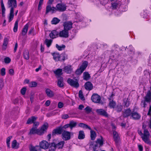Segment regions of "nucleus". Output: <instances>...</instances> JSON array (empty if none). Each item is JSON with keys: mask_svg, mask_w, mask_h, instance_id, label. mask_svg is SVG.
Here are the masks:
<instances>
[{"mask_svg": "<svg viewBox=\"0 0 151 151\" xmlns=\"http://www.w3.org/2000/svg\"><path fill=\"white\" fill-rule=\"evenodd\" d=\"M85 110L86 113L88 114L92 111V108L89 106H87L85 109Z\"/></svg>", "mask_w": 151, "mask_h": 151, "instance_id": "45", "label": "nucleus"}, {"mask_svg": "<svg viewBox=\"0 0 151 151\" xmlns=\"http://www.w3.org/2000/svg\"><path fill=\"white\" fill-rule=\"evenodd\" d=\"M131 110L130 109L125 110L123 112V115L124 117H127L131 115Z\"/></svg>", "mask_w": 151, "mask_h": 151, "instance_id": "20", "label": "nucleus"}, {"mask_svg": "<svg viewBox=\"0 0 151 151\" xmlns=\"http://www.w3.org/2000/svg\"><path fill=\"white\" fill-rule=\"evenodd\" d=\"M28 28V25L27 24L24 26L22 31V34L23 35H25L27 33Z\"/></svg>", "mask_w": 151, "mask_h": 151, "instance_id": "31", "label": "nucleus"}, {"mask_svg": "<svg viewBox=\"0 0 151 151\" xmlns=\"http://www.w3.org/2000/svg\"><path fill=\"white\" fill-rule=\"evenodd\" d=\"M8 3L9 7H11L9 17V22H10L12 20L14 16V8L17 7V1L16 0H8Z\"/></svg>", "mask_w": 151, "mask_h": 151, "instance_id": "2", "label": "nucleus"}, {"mask_svg": "<svg viewBox=\"0 0 151 151\" xmlns=\"http://www.w3.org/2000/svg\"><path fill=\"white\" fill-rule=\"evenodd\" d=\"M5 69L4 68H3L1 70V74L2 76H4L5 75Z\"/></svg>", "mask_w": 151, "mask_h": 151, "instance_id": "57", "label": "nucleus"}, {"mask_svg": "<svg viewBox=\"0 0 151 151\" xmlns=\"http://www.w3.org/2000/svg\"><path fill=\"white\" fill-rule=\"evenodd\" d=\"M88 64L87 61H85L83 62L80 68L78 69L76 71V74L78 75L81 74L87 67Z\"/></svg>", "mask_w": 151, "mask_h": 151, "instance_id": "5", "label": "nucleus"}, {"mask_svg": "<svg viewBox=\"0 0 151 151\" xmlns=\"http://www.w3.org/2000/svg\"><path fill=\"white\" fill-rule=\"evenodd\" d=\"M4 86L3 81L1 80L0 81V88L1 89Z\"/></svg>", "mask_w": 151, "mask_h": 151, "instance_id": "61", "label": "nucleus"}, {"mask_svg": "<svg viewBox=\"0 0 151 151\" xmlns=\"http://www.w3.org/2000/svg\"><path fill=\"white\" fill-rule=\"evenodd\" d=\"M103 139L102 137L101 136L100 138L97 139L96 142L93 144H91L90 145L92 147L93 151H98L99 150V147H98L97 144H99L100 146H102L103 144Z\"/></svg>", "mask_w": 151, "mask_h": 151, "instance_id": "4", "label": "nucleus"}, {"mask_svg": "<svg viewBox=\"0 0 151 151\" xmlns=\"http://www.w3.org/2000/svg\"><path fill=\"white\" fill-rule=\"evenodd\" d=\"M113 138L116 147L119 148L121 143L120 137L117 132L115 131L113 132Z\"/></svg>", "mask_w": 151, "mask_h": 151, "instance_id": "6", "label": "nucleus"}, {"mask_svg": "<svg viewBox=\"0 0 151 151\" xmlns=\"http://www.w3.org/2000/svg\"><path fill=\"white\" fill-rule=\"evenodd\" d=\"M141 116L137 112L133 111L132 112L131 118L135 120H139L140 119Z\"/></svg>", "mask_w": 151, "mask_h": 151, "instance_id": "16", "label": "nucleus"}, {"mask_svg": "<svg viewBox=\"0 0 151 151\" xmlns=\"http://www.w3.org/2000/svg\"><path fill=\"white\" fill-rule=\"evenodd\" d=\"M85 137V135L83 131H80L79 132L78 138L79 139H83Z\"/></svg>", "mask_w": 151, "mask_h": 151, "instance_id": "30", "label": "nucleus"}, {"mask_svg": "<svg viewBox=\"0 0 151 151\" xmlns=\"http://www.w3.org/2000/svg\"><path fill=\"white\" fill-rule=\"evenodd\" d=\"M69 117L68 115V114H63L62 115L61 118L63 119H66L68 118Z\"/></svg>", "mask_w": 151, "mask_h": 151, "instance_id": "55", "label": "nucleus"}, {"mask_svg": "<svg viewBox=\"0 0 151 151\" xmlns=\"http://www.w3.org/2000/svg\"><path fill=\"white\" fill-rule=\"evenodd\" d=\"M49 145V151H55L56 148L55 147V145L53 142H52L51 143V144H50Z\"/></svg>", "mask_w": 151, "mask_h": 151, "instance_id": "27", "label": "nucleus"}, {"mask_svg": "<svg viewBox=\"0 0 151 151\" xmlns=\"http://www.w3.org/2000/svg\"><path fill=\"white\" fill-rule=\"evenodd\" d=\"M53 142L55 145V147L57 149H62L65 144V141H59L57 140H54Z\"/></svg>", "mask_w": 151, "mask_h": 151, "instance_id": "12", "label": "nucleus"}, {"mask_svg": "<svg viewBox=\"0 0 151 151\" xmlns=\"http://www.w3.org/2000/svg\"><path fill=\"white\" fill-rule=\"evenodd\" d=\"M56 47L58 50L61 51L64 50L65 48V46L64 45H62L60 46L58 44H56Z\"/></svg>", "mask_w": 151, "mask_h": 151, "instance_id": "39", "label": "nucleus"}, {"mask_svg": "<svg viewBox=\"0 0 151 151\" xmlns=\"http://www.w3.org/2000/svg\"><path fill=\"white\" fill-rule=\"evenodd\" d=\"M52 55L54 59L56 61H60L61 60V57L60 54L58 53H52Z\"/></svg>", "mask_w": 151, "mask_h": 151, "instance_id": "24", "label": "nucleus"}, {"mask_svg": "<svg viewBox=\"0 0 151 151\" xmlns=\"http://www.w3.org/2000/svg\"><path fill=\"white\" fill-rule=\"evenodd\" d=\"M30 151H40V149L39 146H32L30 148Z\"/></svg>", "mask_w": 151, "mask_h": 151, "instance_id": "35", "label": "nucleus"}, {"mask_svg": "<svg viewBox=\"0 0 151 151\" xmlns=\"http://www.w3.org/2000/svg\"><path fill=\"white\" fill-rule=\"evenodd\" d=\"M69 124L70 126V128L71 129H72L73 128L75 127L77 125V123L76 122L72 121L70 122Z\"/></svg>", "mask_w": 151, "mask_h": 151, "instance_id": "41", "label": "nucleus"}, {"mask_svg": "<svg viewBox=\"0 0 151 151\" xmlns=\"http://www.w3.org/2000/svg\"><path fill=\"white\" fill-rule=\"evenodd\" d=\"M23 56L24 58L26 60H28L29 58V55L28 51H25L23 53Z\"/></svg>", "mask_w": 151, "mask_h": 151, "instance_id": "43", "label": "nucleus"}, {"mask_svg": "<svg viewBox=\"0 0 151 151\" xmlns=\"http://www.w3.org/2000/svg\"><path fill=\"white\" fill-rule=\"evenodd\" d=\"M92 101L96 103H99L101 99V97L97 93L93 94L91 96Z\"/></svg>", "mask_w": 151, "mask_h": 151, "instance_id": "10", "label": "nucleus"}, {"mask_svg": "<svg viewBox=\"0 0 151 151\" xmlns=\"http://www.w3.org/2000/svg\"><path fill=\"white\" fill-rule=\"evenodd\" d=\"M59 35V33L58 32L55 30H53L50 34V37L52 39L56 38Z\"/></svg>", "mask_w": 151, "mask_h": 151, "instance_id": "25", "label": "nucleus"}, {"mask_svg": "<svg viewBox=\"0 0 151 151\" xmlns=\"http://www.w3.org/2000/svg\"><path fill=\"white\" fill-rule=\"evenodd\" d=\"M9 73L10 75H13L14 73V70L12 69H10L9 71Z\"/></svg>", "mask_w": 151, "mask_h": 151, "instance_id": "60", "label": "nucleus"}, {"mask_svg": "<svg viewBox=\"0 0 151 151\" xmlns=\"http://www.w3.org/2000/svg\"><path fill=\"white\" fill-rule=\"evenodd\" d=\"M63 70L67 73H70L73 71V68L70 65H68L65 67Z\"/></svg>", "mask_w": 151, "mask_h": 151, "instance_id": "19", "label": "nucleus"}, {"mask_svg": "<svg viewBox=\"0 0 151 151\" xmlns=\"http://www.w3.org/2000/svg\"><path fill=\"white\" fill-rule=\"evenodd\" d=\"M49 144L48 142L46 141H43L40 144V147L44 149L48 148L49 147Z\"/></svg>", "mask_w": 151, "mask_h": 151, "instance_id": "18", "label": "nucleus"}, {"mask_svg": "<svg viewBox=\"0 0 151 151\" xmlns=\"http://www.w3.org/2000/svg\"><path fill=\"white\" fill-rule=\"evenodd\" d=\"M124 103L125 106L126 107H128L130 104V102L128 99L124 100Z\"/></svg>", "mask_w": 151, "mask_h": 151, "instance_id": "47", "label": "nucleus"}, {"mask_svg": "<svg viewBox=\"0 0 151 151\" xmlns=\"http://www.w3.org/2000/svg\"><path fill=\"white\" fill-rule=\"evenodd\" d=\"M48 126V124L47 122H45L42 125L40 129H37L32 127L30 129L29 134L31 135L32 134H37L40 135H42L45 132H46Z\"/></svg>", "mask_w": 151, "mask_h": 151, "instance_id": "1", "label": "nucleus"}, {"mask_svg": "<svg viewBox=\"0 0 151 151\" xmlns=\"http://www.w3.org/2000/svg\"><path fill=\"white\" fill-rule=\"evenodd\" d=\"M85 89L88 90H91L93 88V85L91 82H87L85 84Z\"/></svg>", "mask_w": 151, "mask_h": 151, "instance_id": "22", "label": "nucleus"}, {"mask_svg": "<svg viewBox=\"0 0 151 151\" xmlns=\"http://www.w3.org/2000/svg\"><path fill=\"white\" fill-rule=\"evenodd\" d=\"M56 9L55 7H51V4H47L46 9V14H47L50 12H51L52 13H54L56 12Z\"/></svg>", "mask_w": 151, "mask_h": 151, "instance_id": "15", "label": "nucleus"}, {"mask_svg": "<svg viewBox=\"0 0 151 151\" xmlns=\"http://www.w3.org/2000/svg\"><path fill=\"white\" fill-rule=\"evenodd\" d=\"M78 125L80 127L84 128L86 129H88L89 130H91V128L90 126L84 123H80Z\"/></svg>", "mask_w": 151, "mask_h": 151, "instance_id": "36", "label": "nucleus"}, {"mask_svg": "<svg viewBox=\"0 0 151 151\" xmlns=\"http://www.w3.org/2000/svg\"><path fill=\"white\" fill-rule=\"evenodd\" d=\"M37 117L34 116H32L31 117L29 118L27 122V124H31L34 122L36 119Z\"/></svg>", "mask_w": 151, "mask_h": 151, "instance_id": "29", "label": "nucleus"}, {"mask_svg": "<svg viewBox=\"0 0 151 151\" xmlns=\"http://www.w3.org/2000/svg\"><path fill=\"white\" fill-rule=\"evenodd\" d=\"M55 9L56 12L57 11L60 12H63L66 9V6L65 4L63 3H59L57 4Z\"/></svg>", "mask_w": 151, "mask_h": 151, "instance_id": "8", "label": "nucleus"}, {"mask_svg": "<svg viewBox=\"0 0 151 151\" xmlns=\"http://www.w3.org/2000/svg\"><path fill=\"white\" fill-rule=\"evenodd\" d=\"M33 127L37 129V128L39 124V122H35L33 123Z\"/></svg>", "mask_w": 151, "mask_h": 151, "instance_id": "53", "label": "nucleus"}, {"mask_svg": "<svg viewBox=\"0 0 151 151\" xmlns=\"http://www.w3.org/2000/svg\"><path fill=\"white\" fill-rule=\"evenodd\" d=\"M8 44V39L7 38H5L4 39V41L3 43V45L4 46H6Z\"/></svg>", "mask_w": 151, "mask_h": 151, "instance_id": "56", "label": "nucleus"}, {"mask_svg": "<svg viewBox=\"0 0 151 151\" xmlns=\"http://www.w3.org/2000/svg\"><path fill=\"white\" fill-rule=\"evenodd\" d=\"M37 83L35 81L29 83V86L30 87H35L37 86Z\"/></svg>", "mask_w": 151, "mask_h": 151, "instance_id": "50", "label": "nucleus"}, {"mask_svg": "<svg viewBox=\"0 0 151 151\" xmlns=\"http://www.w3.org/2000/svg\"><path fill=\"white\" fill-rule=\"evenodd\" d=\"M18 27V22L17 21H16L14 24V25L13 29V31L14 32H16L17 31Z\"/></svg>", "mask_w": 151, "mask_h": 151, "instance_id": "46", "label": "nucleus"}, {"mask_svg": "<svg viewBox=\"0 0 151 151\" xmlns=\"http://www.w3.org/2000/svg\"><path fill=\"white\" fill-rule=\"evenodd\" d=\"M147 15V13L145 11L143 12L141 14V16H142L144 18H146Z\"/></svg>", "mask_w": 151, "mask_h": 151, "instance_id": "58", "label": "nucleus"}, {"mask_svg": "<svg viewBox=\"0 0 151 151\" xmlns=\"http://www.w3.org/2000/svg\"><path fill=\"white\" fill-rule=\"evenodd\" d=\"M68 31L66 30L63 29L60 31L59 33V36L60 37L67 38L68 37Z\"/></svg>", "mask_w": 151, "mask_h": 151, "instance_id": "17", "label": "nucleus"}, {"mask_svg": "<svg viewBox=\"0 0 151 151\" xmlns=\"http://www.w3.org/2000/svg\"><path fill=\"white\" fill-rule=\"evenodd\" d=\"M62 69H58L54 71L55 74L58 76L62 74Z\"/></svg>", "mask_w": 151, "mask_h": 151, "instance_id": "42", "label": "nucleus"}, {"mask_svg": "<svg viewBox=\"0 0 151 151\" xmlns=\"http://www.w3.org/2000/svg\"><path fill=\"white\" fill-rule=\"evenodd\" d=\"M90 130V137L91 139L92 140H94L96 136V132L93 130Z\"/></svg>", "mask_w": 151, "mask_h": 151, "instance_id": "28", "label": "nucleus"}, {"mask_svg": "<svg viewBox=\"0 0 151 151\" xmlns=\"http://www.w3.org/2000/svg\"><path fill=\"white\" fill-rule=\"evenodd\" d=\"M72 25L73 23L70 21L66 22H64L63 24L64 29L68 31L72 28Z\"/></svg>", "mask_w": 151, "mask_h": 151, "instance_id": "13", "label": "nucleus"}, {"mask_svg": "<svg viewBox=\"0 0 151 151\" xmlns=\"http://www.w3.org/2000/svg\"><path fill=\"white\" fill-rule=\"evenodd\" d=\"M145 99L144 101H142L141 104V105H143L144 107H145L146 106V102L150 103L151 99V93L150 91H149L147 93V95L145 97Z\"/></svg>", "mask_w": 151, "mask_h": 151, "instance_id": "7", "label": "nucleus"}, {"mask_svg": "<svg viewBox=\"0 0 151 151\" xmlns=\"http://www.w3.org/2000/svg\"><path fill=\"white\" fill-rule=\"evenodd\" d=\"M118 4L116 3H114L111 4L113 9H116L118 6Z\"/></svg>", "mask_w": 151, "mask_h": 151, "instance_id": "52", "label": "nucleus"}, {"mask_svg": "<svg viewBox=\"0 0 151 151\" xmlns=\"http://www.w3.org/2000/svg\"><path fill=\"white\" fill-rule=\"evenodd\" d=\"M63 106V104L61 102H59L58 103V108H62Z\"/></svg>", "mask_w": 151, "mask_h": 151, "instance_id": "59", "label": "nucleus"}, {"mask_svg": "<svg viewBox=\"0 0 151 151\" xmlns=\"http://www.w3.org/2000/svg\"><path fill=\"white\" fill-rule=\"evenodd\" d=\"M83 77L84 80L87 81L90 78V76L88 72H85L83 73Z\"/></svg>", "mask_w": 151, "mask_h": 151, "instance_id": "37", "label": "nucleus"}, {"mask_svg": "<svg viewBox=\"0 0 151 151\" xmlns=\"http://www.w3.org/2000/svg\"><path fill=\"white\" fill-rule=\"evenodd\" d=\"M45 92L47 96L49 97L52 98L54 96L53 92L50 89H46L45 90Z\"/></svg>", "mask_w": 151, "mask_h": 151, "instance_id": "23", "label": "nucleus"}, {"mask_svg": "<svg viewBox=\"0 0 151 151\" xmlns=\"http://www.w3.org/2000/svg\"><path fill=\"white\" fill-rule=\"evenodd\" d=\"M61 137L64 140H69L71 138V133L68 131L64 130L62 132Z\"/></svg>", "mask_w": 151, "mask_h": 151, "instance_id": "9", "label": "nucleus"}, {"mask_svg": "<svg viewBox=\"0 0 151 151\" xmlns=\"http://www.w3.org/2000/svg\"><path fill=\"white\" fill-rule=\"evenodd\" d=\"M63 131H62V128H59L58 129H54L52 132V134L54 135L55 134H62Z\"/></svg>", "mask_w": 151, "mask_h": 151, "instance_id": "26", "label": "nucleus"}, {"mask_svg": "<svg viewBox=\"0 0 151 151\" xmlns=\"http://www.w3.org/2000/svg\"><path fill=\"white\" fill-rule=\"evenodd\" d=\"M60 20L57 17L53 18L51 21V23L53 24H56L59 22Z\"/></svg>", "mask_w": 151, "mask_h": 151, "instance_id": "34", "label": "nucleus"}, {"mask_svg": "<svg viewBox=\"0 0 151 151\" xmlns=\"http://www.w3.org/2000/svg\"><path fill=\"white\" fill-rule=\"evenodd\" d=\"M50 104V101L49 100H47L45 103V105L46 106H49Z\"/></svg>", "mask_w": 151, "mask_h": 151, "instance_id": "62", "label": "nucleus"}, {"mask_svg": "<svg viewBox=\"0 0 151 151\" xmlns=\"http://www.w3.org/2000/svg\"><path fill=\"white\" fill-rule=\"evenodd\" d=\"M67 82L71 86L76 88H78L79 86L78 81L76 80H73L70 78L68 79Z\"/></svg>", "mask_w": 151, "mask_h": 151, "instance_id": "11", "label": "nucleus"}, {"mask_svg": "<svg viewBox=\"0 0 151 151\" xmlns=\"http://www.w3.org/2000/svg\"><path fill=\"white\" fill-rule=\"evenodd\" d=\"M52 40L46 39L45 41V44L46 45L47 47H49L51 45Z\"/></svg>", "mask_w": 151, "mask_h": 151, "instance_id": "38", "label": "nucleus"}, {"mask_svg": "<svg viewBox=\"0 0 151 151\" xmlns=\"http://www.w3.org/2000/svg\"><path fill=\"white\" fill-rule=\"evenodd\" d=\"M138 147L139 151H143V147L141 145H138Z\"/></svg>", "mask_w": 151, "mask_h": 151, "instance_id": "63", "label": "nucleus"}, {"mask_svg": "<svg viewBox=\"0 0 151 151\" xmlns=\"http://www.w3.org/2000/svg\"><path fill=\"white\" fill-rule=\"evenodd\" d=\"M12 137V136H9L6 139V144L7 147L9 148H10V139Z\"/></svg>", "mask_w": 151, "mask_h": 151, "instance_id": "49", "label": "nucleus"}, {"mask_svg": "<svg viewBox=\"0 0 151 151\" xmlns=\"http://www.w3.org/2000/svg\"><path fill=\"white\" fill-rule=\"evenodd\" d=\"M116 105V102L113 100L110 99L109 103V106L110 108H114Z\"/></svg>", "mask_w": 151, "mask_h": 151, "instance_id": "32", "label": "nucleus"}, {"mask_svg": "<svg viewBox=\"0 0 151 151\" xmlns=\"http://www.w3.org/2000/svg\"><path fill=\"white\" fill-rule=\"evenodd\" d=\"M26 90V88L24 87L22 88L21 91V92L22 94L24 95L25 94Z\"/></svg>", "mask_w": 151, "mask_h": 151, "instance_id": "54", "label": "nucleus"}, {"mask_svg": "<svg viewBox=\"0 0 151 151\" xmlns=\"http://www.w3.org/2000/svg\"><path fill=\"white\" fill-rule=\"evenodd\" d=\"M1 5L2 9V15L3 16L4 15L5 13V9L3 2V0L1 1Z\"/></svg>", "mask_w": 151, "mask_h": 151, "instance_id": "40", "label": "nucleus"}, {"mask_svg": "<svg viewBox=\"0 0 151 151\" xmlns=\"http://www.w3.org/2000/svg\"><path fill=\"white\" fill-rule=\"evenodd\" d=\"M138 133L141 136L142 140L146 143L150 144V134L147 129L144 130V133L143 134L141 130H138Z\"/></svg>", "mask_w": 151, "mask_h": 151, "instance_id": "3", "label": "nucleus"}, {"mask_svg": "<svg viewBox=\"0 0 151 151\" xmlns=\"http://www.w3.org/2000/svg\"><path fill=\"white\" fill-rule=\"evenodd\" d=\"M12 147L14 149H17L18 147L17 145V142L16 140H13L12 143Z\"/></svg>", "mask_w": 151, "mask_h": 151, "instance_id": "44", "label": "nucleus"}, {"mask_svg": "<svg viewBox=\"0 0 151 151\" xmlns=\"http://www.w3.org/2000/svg\"><path fill=\"white\" fill-rule=\"evenodd\" d=\"M11 61V59L9 57H6L4 59V61L6 63H9Z\"/></svg>", "mask_w": 151, "mask_h": 151, "instance_id": "51", "label": "nucleus"}, {"mask_svg": "<svg viewBox=\"0 0 151 151\" xmlns=\"http://www.w3.org/2000/svg\"><path fill=\"white\" fill-rule=\"evenodd\" d=\"M114 108L115 110L117 112H120L122 111L123 109V106L121 104H118Z\"/></svg>", "mask_w": 151, "mask_h": 151, "instance_id": "33", "label": "nucleus"}, {"mask_svg": "<svg viewBox=\"0 0 151 151\" xmlns=\"http://www.w3.org/2000/svg\"><path fill=\"white\" fill-rule=\"evenodd\" d=\"M96 113L99 115H101L106 117L108 116V114L106 110L103 109H97L96 110Z\"/></svg>", "mask_w": 151, "mask_h": 151, "instance_id": "14", "label": "nucleus"}, {"mask_svg": "<svg viewBox=\"0 0 151 151\" xmlns=\"http://www.w3.org/2000/svg\"><path fill=\"white\" fill-rule=\"evenodd\" d=\"M84 107V106L82 104L80 105L78 107V109L80 110H82Z\"/></svg>", "mask_w": 151, "mask_h": 151, "instance_id": "64", "label": "nucleus"}, {"mask_svg": "<svg viewBox=\"0 0 151 151\" xmlns=\"http://www.w3.org/2000/svg\"><path fill=\"white\" fill-rule=\"evenodd\" d=\"M79 96L80 99L82 101L85 100V98L81 91H80L79 92Z\"/></svg>", "mask_w": 151, "mask_h": 151, "instance_id": "48", "label": "nucleus"}, {"mask_svg": "<svg viewBox=\"0 0 151 151\" xmlns=\"http://www.w3.org/2000/svg\"><path fill=\"white\" fill-rule=\"evenodd\" d=\"M58 86L60 88H63L64 86L63 78L62 77H59L58 78Z\"/></svg>", "mask_w": 151, "mask_h": 151, "instance_id": "21", "label": "nucleus"}]
</instances>
